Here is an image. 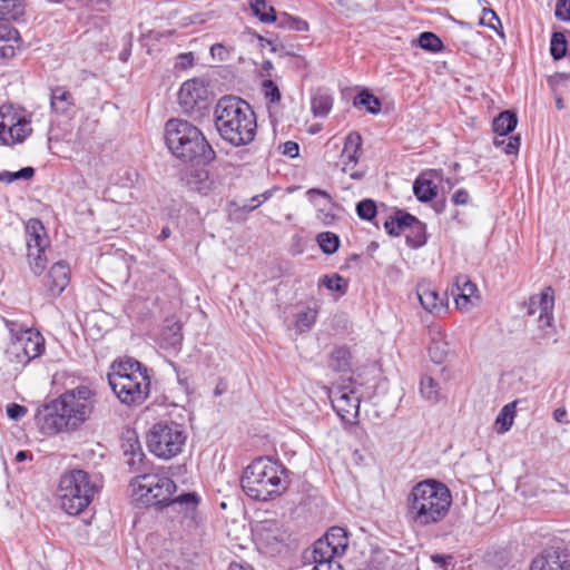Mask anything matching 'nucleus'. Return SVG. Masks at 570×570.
I'll use <instances>...</instances> for the list:
<instances>
[{
    "label": "nucleus",
    "mask_w": 570,
    "mask_h": 570,
    "mask_svg": "<svg viewBox=\"0 0 570 570\" xmlns=\"http://www.w3.org/2000/svg\"><path fill=\"white\" fill-rule=\"evenodd\" d=\"M515 404V402L508 403L499 412L495 419L498 433L503 434L511 429L514 421Z\"/></svg>",
    "instance_id": "c9c22d12"
},
{
    "label": "nucleus",
    "mask_w": 570,
    "mask_h": 570,
    "mask_svg": "<svg viewBox=\"0 0 570 570\" xmlns=\"http://www.w3.org/2000/svg\"><path fill=\"white\" fill-rule=\"evenodd\" d=\"M27 249L45 252L49 246V238L45 226L38 218H30L24 225Z\"/></svg>",
    "instance_id": "f3484780"
},
{
    "label": "nucleus",
    "mask_w": 570,
    "mask_h": 570,
    "mask_svg": "<svg viewBox=\"0 0 570 570\" xmlns=\"http://www.w3.org/2000/svg\"><path fill=\"white\" fill-rule=\"evenodd\" d=\"M322 539L328 542V546H331L338 556L345 552L348 544L346 532L341 527L331 528Z\"/></svg>",
    "instance_id": "7c9ffc66"
},
{
    "label": "nucleus",
    "mask_w": 570,
    "mask_h": 570,
    "mask_svg": "<svg viewBox=\"0 0 570 570\" xmlns=\"http://www.w3.org/2000/svg\"><path fill=\"white\" fill-rule=\"evenodd\" d=\"M416 294L422 307L433 314L441 315L448 309V295L440 294L429 283H420L416 287Z\"/></svg>",
    "instance_id": "2eb2a0df"
},
{
    "label": "nucleus",
    "mask_w": 570,
    "mask_h": 570,
    "mask_svg": "<svg viewBox=\"0 0 570 570\" xmlns=\"http://www.w3.org/2000/svg\"><path fill=\"white\" fill-rule=\"evenodd\" d=\"M333 107V97L322 90L312 96L311 108L315 117H325Z\"/></svg>",
    "instance_id": "2f4dec72"
},
{
    "label": "nucleus",
    "mask_w": 570,
    "mask_h": 570,
    "mask_svg": "<svg viewBox=\"0 0 570 570\" xmlns=\"http://www.w3.org/2000/svg\"><path fill=\"white\" fill-rule=\"evenodd\" d=\"M249 7L253 13L264 23H271L276 20L274 7L268 6L265 0H249Z\"/></svg>",
    "instance_id": "e433bc0d"
},
{
    "label": "nucleus",
    "mask_w": 570,
    "mask_h": 570,
    "mask_svg": "<svg viewBox=\"0 0 570 570\" xmlns=\"http://www.w3.org/2000/svg\"><path fill=\"white\" fill-rule=\"evenodd\" d=\"M0 131L12 130L16 120H21L23 117L17 112L11 111L10 107L0 108Z\"/></svg>",
    "instance_id": "8fccbe9b"
},
{
    "label": "nucleus",
    "mask_w": 570,
    "mask_h": 570,
    "mask_svg": "<svg viewBox=\"0 0 570 570\" xmlns=\"http://www.w3.org/2000/svg\"><path fill=\"white\" fill-rule=\"evenodd\" d=\"M45 351V338L37 330L29 328L20 333V336L11 340L6 355L9 362L26 366L32 360L39 357Z\"/></svg>",
    "instance_id": "9d476101"
},
{
    "label": "nucleus",
    "mask_w": 570,
    "mask_h": 570,
    "mask_svg": "<svg viewBox=\"0 0 570 570\" xmlns=\"http://www.w3.org/2000/svg\"><path fill=\"white\" fill-rule=\"evenodd\" d=\"M554 16L561 21L570 22V0H557Z\"/></svg>",
    "instance_id": "6e6d98bb"
},
{
    "label": "nucleus",
    "mask_w": 570,
    "mask_h": 570,
    "mask_svg": "<svg viewBox=\"0 0 570 570\" xmlns=\"http://www.w3.org/2000/svg\"><path fill=\"white\" fill-rule=\"evenodd\" d=\"M263 90H264L265 98L268 99L271 102H273V104L279 102L282 95H281V91H279L277 85L273 80H271V79L264 80L263 81Z\"/></svg>",
    "instance_id": "864d4df0"
},
{
    "label": "nucleus",
    "mask_w": 570,
    "mask_h": 570,
    "mask_svg": "<svg viewBox=\"0 0 570 570\" xmlns=\"http://www.w3.org/2000/svg\"><path fill=\"white\" fill-rule=\"evenodd\" d=\"M568 49V42L566 36L562 32L556 31L551 36L550 40V53L554 60H560L566 57Z\"/></svg>",
    "instance_id": "a19ab883"
},
{
    "label": "nucleus",
    "mask_w": 570,
    "mask_h": 570,
    "mask_svg": "<svg viewBox=\"0 0 570 570\" xmlns=\"http://www.w3.org/2000/svg\"><path fill=\"white\" fill-rule=\"evenodd\" d=\"M208 95L204 81L199 79L185 81L178 92V104L181 111L194 118L202 117L209 106Z\"/></svg>",
    "instance_id": "9b49d317"
},
{
    "label": "nucleus",
    "mask_w": 570,
    "mask_h": 570,
    "mask_svg": "<svg viewBox=\"0 0 570 570\" xmlns=\"http://www.w3.org/2000/svg\"><path fill=\"white\" fill-rule=\"evenodd\" d=\"M130 485L137 500L159 508L166 507L177 489L170 478L158 473L138 475Z\"/></svg>",
    "instance_id": "1a4fd4ad"
},
{
    "label": "nucleus",
    "mask_w": 570,
    "mask_h": 570,
    "mask_svg": "<svg viewBox=\"0 0 570 570\" xmlns=\"http://www.w3.org/2000/svg\"><path fill=\"white\" fill-rule=\"evenodd\" d=\"M6 327L11 334V340L17 338V336H20V333L28 331L29 328L23 327L21 324H19L16 321L4 320Z\"/></svg>",
    "instance_id": "680f3d73"
},
{
    "label": "nucleus",
    "mask_w": 570,
    "mask_h": 570,
    "mask_svg": "<svg viewBox=\"0 0 570 570\" xmlns=\"http://www.w3.org/2000/svg\"><path fill=\"white\" fill-rule=\"evenodd\" d=\"M356 213L361 219L372 220L377 213L376 204L372 199H363L356 205Z\"/></svg>",
    "instance_id": "603ef678"
},
{
    "label": "nucleus",
    "mask_w": 570,
    "mask_h": 570,
    "mask_svg": "<svg viewBox=\"0 0 570 570\" xmlns=\"http://www.w3.org/2000/svg\"><path fill=\"white\" fill-rule=\"evenodd\" d=\"M199 502L200 498L196 492H187L176 498L171 497L165 508H170L183 518L194 519Z\"/></svg>",
    "instance_id": "6ab92c4d"
},
{
    "label": "nucleus",
    "mask_w": 570,
    "mask_h": 570,
    "mask_svg": "<svg viewBox=\"0 0 570 570\" xmlns=\"http://www.w3.org/2000/svg\"><path fill=\"white\" fill-rule=\"evenodd\" d=\"M317 311L311 307H306L299 312L296 316V327L299 332H306L312 328L316 322Z\"/></svg>",
    "instance_id": "37998d69"
},
{
    "label": "nucleus",
    "mask_w": 570,
    "mask_h": 570,
    "mask_svg": "<svg viewBox=\"0 0 570 570\" xmlns=\"http://www.w3.org/2000/svg\"><path fill=\"white\" fill-rule=\"evenodd\" d=\"M107 377L114 394L122 404L140 405L149 396L148 370L134 358L115 361Z\"/></svg>",
    "instance_id": "39448f33"
},
{
    "label": "nucleus",
    "mask_w": 570,
    "mask_h": 570,
    "mask_svg": "<svg viewBox=\"0 0 570 570\" xmlns=\"http://www.w3.org/2000/svg\"><path fill=\"white\" fill-rule=\"evenodd\" d=\"M186 439L183 425L174 421L159 422L147 433V446L157 458L170 460L181 453Z\"/></svg>",
    "instance_id": "6e6552de"
},
{
    "label": "nucleus",
    "mask_w": 570,
    "mask_h": 570,
    "mask_svg": "<svg viewBox=\"0 0 570 570\" xmlns=\"http://www.w3.org/2000/svg\"><path fill=\"white\" fill-rule=\"evenodd\" d=\"M456 307L461 311H468L474 304V299L478 301V294L468 295V294H453Z\"/></svg>",
    "instance_id": "4d7b16f0"
},
{
    "label": "nucleus",
    "mask_w": 570,
    "mask_h": 570,
    "mask_svg": "<svg viewBox=\"0 0 570 570\" xmlns=\"http://www.w3.org/2000/svg\"><path fill=\"white\" fill-rule=\"evenodd\" d=\"M361 135L356 131H352L346 136L344 147L341 151V163L343 165L342 170L344 173H350V176L353 179H360L363 176L357 171H352L358 163L361 156Z\"/></svg>",
    "instance_id": "4468645a"
},
{
    "label": "nucleus",
    "mask_w": 570,
    "mask_h": 570,
    "mask_svg": "<svg viewBox=\"0 0 570 570\" xmlns=\"http://www.w3.org/2000/svg\"><path fill=\"white\" fill-rule=\"evenodd\" d=\"M20 47L21 38L18 30L8 23H0V58H13Z\"/></svg>",
    "instance_id": "a211bd4d"
},
{
    "label": "nucleus",
    "mask_w": 570,
    "mask_h": 570,
    "mask_svg": "<svg viewBox=\"0 0 570 570\" xmlns=\"http://www.w3.org/2000/svg\"><path fill=\"white\" fill-rule=\"evenodd\" d=\"M479 23L482 26H488L489 28L495 30L501 38H504V32L502 30V23L500 21V18L492 9H483V17L480 19Z\"/></svg>",
    "instance_id": "49530a36"
},
{
    "label": "nucleus",
    "mask_w": 570,
    "mask_h": 570,
    "mask_svg": "<svg viewBox=\"0 0 570 570\" xmlns=\"http://www.w3.org/2000/svg\"><path fill=\"white\" fill-rule=\"evenodd\" d=\"M417 224L421 227L420 229L414 224H410L407 227L409 233L405 235L407 244L413 248H419L426 243L425 225L419 219Z\"/></svg>",
    "instance_id": "79ce46f5"
},
{
    "label": "nucleus",
    "mask_w": 570,
    "mask_h": 570,
    "mask_svg": "<svg viewBox=\"0 0 570 570\" xmlns=\"http://www.w3.org/2000/svg\"><path fill=\"white\" fill-rule=\"evenodd\" d=\"M431 560L441 568L446 569L453 563L454 558L452 554H433L431 556Z\"/></svg>",
    "instance_id": "e2e57ef3"
},
{
    "label": "nucleus",
    "mask_w": 570,
    "mask_h": 570,
    "mask_svg": "<svg viewBox=\"0 0 570 570\" xmlns=\"http://www.w3.org/2000/svg\"><path fill=\"white\" fill-rule=\"evenodd\" d=\"M43 253L37 252V249H30L27 253L30 268L36 275H40L46 268L47 259L43 257Z\"/></svg>",
    "instance_id": "3c124183"
},
{
    "label": "nucleus",
    "mask_w": 570,
    "mask_h": 570,
    "mask_svg": "<svg viewBox=\"0 0 570 570\" xmlns=\"http://www.w3.org/2000/svg\"><path fill=\"white\" fill-rule=\"evenodd\" d=\"M553 307L554 295L550 286L546 287L540 294L530 296L527 303L528 315L539 313V328L543 331L546 335H549V330L553 327Z\"/></svg>",
    "instance_id": "f8f14e48"
},
{
    "label": "nucleus",
    "mask_w": 570,
    "mask_h": 570,
    "mask_svg": "<svg viewBox=\"0 0 570 570\" xmlns=\"http://www.w3.org/2000/svg\"><path fill=\"white\" fill-rule=\"evenodd\" d=\"M493 142L497 147H502L505 154L513 155L520 148V136L495 137Z\"/></svg>",
    "instance_id": "09e8293b"
},
{
    "label": "nucleus",
    "mask_w": 570,
    "mask_h": 570,
    "mask_svg": "<svg viewBox=\"0 0 570 570\" xmlns=\"http://www.w3.org/2000/svg\"><path fill=\"white\" fill-rule=\"evenodd\" d=\"M420 393L429 402L436 403L441 399V387L430 375H423L420 380Z\"/></svg>",
    "instance_id": "72a5a7b5"
},
{
    "label": "nucleus",
    "mask_w": 570,
    "mask_h": 570,
    "mask_svg": "<svg viewBox=\"0 0 570 570\" xmlns=\"http://www.w3.org/2000/svg\"><path fill=\"white\" fill-rule=\"evenodd\" d=\"M31 132L30 122L23 117L21 120H16L12 130L0 131V140L4 145H13L22 142Z\"/></svg>",
    "instance_id": "a878e982"
},
{
    "label": "nucleus",
    "mask_w": 570,
    "mask_h": 570,
    "mask_svg": "<svg viewBox=\"0 0 570 570\" xmlns=\"http://www.w3.org/2000/svg\"><path fill=\"white\" fill-rule=\"evenodd\" d=\"M282 154L288 156L291 158H295L298 156L299 146L297 142L288 140L282 145Z\"/></svg>",
    "instance_id": "052dcab7"
},
{
    "label": "nucleus",
    "mask_w": 570,
    "mask_h": 570,
    "mask_svg": "<svg viewBox=\"0 0 570 570\" xmlns=\"http://www.w3.org/2000/svg\"><path fill=\"white\" fill-rule=\"evenodd\" d=\"M332 406L343 422L355 423L360 412V396L354 391L338 389L330 393Z\"/></svg>",
    "instance_id": "ddd939ff"
},
{
    "label": "nucleus",
    "mask_w": 570,
    "mask_h": 570,
    "mask_svg": "<svg viewBox=\"0 0 570 570\" xmlns=\"http://www.w3.org/2000/svg\"><path fill=\"white\" fill-rule=\"evenodd\" d=\"M262 532L267 533L266 539L273 538L276 541L284 540V532L278 530L275 521L266 520L262 522Z\"/></svg>",
    "instance_id": "5fc2aeb1"
},
{
    "label": "nucleus",
    "mask_w": 570,
    "mask_h": 570,
    "mask_svg": "<svg viewBox=\"0 0 570 570\" xmlns=\"http://www.w3.org/2000/svg\"><path fill=\"white\" fill-rule=\"evenodd\" d=\"M101 485L82 469L63 472L59 479L57 498L60 507L70 515L85 511L99 493Z\"/></svg>",
    "instance_id": "0eeeda50"
},
{
    "label": "nucleus",
    "mask_w": 570,
    "mask_h": 570,
    "mask_svg": "<svg viewBox=\"0 0 570 570\" xmlns=\"http://www.w3.org/2000/svg\"><path fill=\"white\" fill-rule=\"evenodd\" d=\"M443 336L444 334L441 330L434 332V336L429 346L430 357L436 364H441L445 360L449 352L448 344L442 341Z\"/></svg>",
    "instance_id": "f704fd0d"
},
{
    "label": "nucleus",
    "mask_w": 570,
    "mask_h": 570,
    "mask_svg": "<svg viewBox=\"0 0 570 570\" xmlns=\"http://www.w3.org/2000/svg\"><path fill=\"white\" fill-rule=\"evenodd\" d=\"M70 269L65 262H57L49 271L48 289L53 296L60 295L70 281Z\"/></svg>",
    "instance_id": "412c9836"
},
{
    "label": "nucleus",
    "mask_w": 570,
    "mask_h": 570,
    "mask_svg": "<svg viewBox=\"0 0 570 570\" xmlns=\"http://www.w3.org/2000/svg\"><path fill=\"white\" fill-rule=\"evenodd\" d=\"M27 413V409L17 403H11L7 406V414L10 419L18 421Z\"/></svg>",
    "instance_id": "bf43d9fd"
},
{
    "label": "nucleus",
    "mask_w": 570,
    "mask_h": 570,
    "mask_svg": "<svg viewBox=\"0 0 570 570\" xmlns=\"http://www.w3.org/2000/svg\"><path fill=\"white\" fill-rule=\"evenodd\" d=\"M85 4L94 11L105 13L110 7V0H85Z\"/></svg>",
    "instance_id": "13d9d810"
},
{
    "label": "nucleus",
    "mask_w": 570,
    "mask_h": 570,
    "mask_svg": "<svg viewBox=\"0 0 570 570\" xmlns=\"http://www.w3.org/2000/svg\"><path fill=\"white\" fill-rule=\"evenodd\" d=\"M470 199L468 190L460 188L452 196V203L454 205H466Z\"/></svg>",
    "instance_id": "0e129e2a"
},
{
    "label": "nucleus",
    "mask_w": 570,
    "mask_h": 570,
    "mask_svg": "<svg viewBox=\"0 0 570 570\" xmlns=\"http://www.w3.org/2000/svg\"><path fill=\"white\" fill-rule=\"evenodd\" d=\"M23 13V0H0V20H18Z\"/></svg>",
    "instance_id": "473e14b6"
},
{
    "label": "nucleus",
    "mask_w": 570,
    "mask_h": 570,
    "mask_svg": "<svg viewBox=\"0 0 570 570\" xmlns=\"http://www.w3.org/2000/svg\"><path fill=\"white\" fill-rule=\"evenodd\" d=\"M50 105L57 114L67 115L73 107L75 100L65 87H56L51 90Z\"/></svg>",
    "instance_id": "b1692460"
},
{
    "label": "nucleus",
    "mask_w": 570,
    "mask_h": 570,
    "mask_svg": "<svg viewBox=\"0 0 570 570\" xmlns=\"http://www.w3.org/2000/svg\"><path fill=\"white\" fill-rule=\"evenodd\" d=\"M96 403V392L79 385L46 404L37 412L36 421L46 435L76 431L90 419Z\"/></svg>",
    "instance_id": "f257e3e1"
},
{
    "label": "nucleus",
    "mask_w": 570,
    "mask_h": 570,
    "mask_svg": "<svg viewBox=\"0 0 570 570\" xmlns=\"http://www.w3.org/2000/svg\"><path fill=\"white\" fill-rule=\"evenodd\" d=\"M186 166L180 171V180L191 190L206 193L212 185L206 164Z\"/></svg>",
    "instance_id": "dca6fc26"
},
{
    "label": "nucleus",
    "mask_w": 570,
    "mask_h": 570,
    "mask_svg": "<svg viewBox=\"0 0 570 570\" xmlns=\"http://www.w3.org/2000/svg\"><path fill=\"white\" fill-rule=\"evenodd\" d=\"M419 46L428 51L431 52H439L443 48V43L441 39L434 35L433 32H422L419 37Z\"/></svg>",
    "instance_id": "a18cd8bd"
},
{
    "label": "nucleus",
    "mask_w": 570,
    "mask_h": 570,
    "mask_svg": "<svg viewBox=\"0 0 570 570\" xmlns=\"http://www.w3.org/2000/svg\"><path fill=\"white\" fill-rule=\"evenodd\" d=\"M13 174H14L16 180L30 179L35 175V169L32 167H24Z\"/></svg>",
    "instance_id": "338daca9"
},
{
    "label": "nucleus",
    "mask_w": 570,
    "mask_h": 570,
    "mask_svg": "<svg viewBox=\"0 0 570 570\" xmlns=\"http://www.w3.org/2000/svg\"><path fill=\"white\" fill-rule=\"evenodd\" d=\"M355 107L364 108L366 111L376 115L381 111V101L368 90H362L353 101Z\"/></svg>",
    "instance_id": "4c0bfd02"
},
{
    "label": "nucleus",
    "mask_w": 570,
    "mask_h": 570,
    "mask_svg": "<svg viewBox=\"0 0 570 570\" xmlns=\"http://www.w3.org/2000/svg\"><path fill=\"white\" fill-rule=\"evenodd\" d=\"M183 345L181 324L173 322L161 332L160 346L169 352L177 353Z\"/></svg>",
    "instance_id": "5701e85b"
},
{
    "label": "nucleus",
    "mask_w": 570,
    "mask_h": 570,
    "mask_svg": "<svg viewBox=\"0 0 570 570\" xmlns=\"http://www.w3.org/2000/svg\"><path fill=\"white\" fill-rule=\"evenodd\" d=\"M317 244L324 254L331 255L340 247V237L332 232L320 233L316 237Z\"/></svg>",
    "instance_id": "ea45409f"
},
{
    "label": "nucleus",
    "mask_w": 570,
    "mask_h": 570,
    "mask_svg": "<svg viewBox=\"0 0 570 570\" xmlns=\"http://www.w3.org/2000/svg\"><path fill=\"white\" fill-rule=\"evenodd\" d=\"M570 560L556 550L546 551L538 556L531 563L530 570H568Z\"/></svg>",
    "instance_id": "aec40b11"
},
{
    "label": "nucleus",
    "mask_w": 570,
    "mask_h": 570,
    "mask_svg": "<svg viewBox=\"0 0 570 570\" xmlns=\"http://www.w3.org/2000/svg\"><path fill=\"white\" fill-rule=\"evenodd\" d=\"M321 284L324 285L327 289L338 292L341 294H345L347 288V283L338 274L323 276Z\"/></svg>",
    "instance_id": "de8ad7c7"
},
{
    "label": "nucleus",
    "mask_w": 570,
    "mask_h": 570,
    "mask_svg": "<svg viewBox=\"0 0 570 570\" xmlns=\"http://www.w3.org/2000/svg\"><path fill=\"white\" fill-rule=\"evenodd\" d=\"M338 556L336 551L323 539H318L309 552H305V559H312L315 566L323 563H333L334 557Z\"/></svg>",
    "instance_id": "393cba45"
},
{
    "label": "nucleus",
    "mask_w": 570,
    "mask_h": 570,
    "mask_svg": "<svg viewBox=\"0 0 570 570\" xmlns=\"http://www.w3.org/2000/svg\"><path fill=\"white\" fill-rule=\"evenodd\" d=\"M194 63V55L191 52H187V53H180L178 56V65L181 67V68H188V67H191Z\"/></svg>",
    "instance_id": "69168bd1"
},
{
    "label": "nucleus",
    "mask_w": 570,
    "mask_h": 570,
    "mask_svg": "<svg viewBox=\"0 0 570 570\" xmlns=\"http://www.w3.org/2000/svg\"><path fill=\"white\" fill-rule=\"evenodd\" d=\"M215 127L219 136L235 147L250 144L256 135L255 112L243 99L225 96L214 110Z\"/></svg>",
    "instance_id": "7ed1b4c3"
},
{
    "label": "nucleus",
    "mask_w": 570,
    "mask_h": 570,
    "mask_svg": "<svg viewBox=\"0 0 570 570\" xmlns=\"http://www.w3.org/2000/svg\"><path fill=\"white\" fill-rule=\"evenodd\" d=\"M276 22L278 28L282 29H288V30H295V31H307L308 30V23L307 21L293 17L286 12H281L276 16Z\"/></svg>",
    "instance_id": "58836bf2"
},
{
    "label": "nucleus",
    "mask_w": 570,
    "mask_h": 570,
    "mask_svg": "<svg viewBox=\"0 0 570 570\" xmlns=\"http://www.w3.org/2000/svg\"><path fill=\"white\" fill-rule=\"evenodd\" d=\"M413 193L422 203H428L436 196V186L424 175L419 176L413 184Z\"/></svg>",
    "instance_id": "c756f323"
},
{
    "label": "nucleus",
    "mask_w": 570,
    "mask_h": 570,
    "mask_svg": "<svg viewBox=\"0 0 570 570\" xmlns=\"http://www.w3.org/2000/svg\"><path fill=\"white\" fill-rule=\"evenodd\" d=\"M518 124V118L514 112L505 110L502 111L493 120V130L498 137H505L514 130Z\"/></svg>",
    "instance_id": "cd10ccee"
},
{
    "label": "nucleus",
    "mask_w": 570,
    "mask_h": 570,
    "mask_svg": "<svg viewBox=\"0 0 570 570\" xmlns=\"http://www.w3.org/2000/svg\"><path fill=\"white\" fill-rule=\"evenodd\" d=\"M452 495L449 488L429 479L416 483L406 499V518L414 527H428L442 521L449 513Z\"/></svg>",
    "instance_id": "f03ea898"
},
{
    "label": "nucleus",
    "mask_w": 570,
    "mask_h": 570,
    "mask_svg": "<svg viewBox=\"0 0 570 570\" xmlns=\"http://www.w3.org/2000/svg\"><path fill=\"white\" fill-rule=\"evenodd\" d=\"M453 286L454 289H452V294H478L476 285L470 279L468 275H458L454 278Z\"/></svg>",
    "instance_id": "c03bdc74"
},
{
    "label": "nucleus",
    "mask_w": 570,
    "mask_h": 570,
    "mask_svg": "<svg viewBox=\"0 0 570 570\" xmlns=\"http://www.w3.org/2000/svg\"><path fill=\"white\" fill-rule=\"evenodd\" d=\"M240 484L247 497L267 501L288 487L286 468L269 456L255 459L243 472Z\"/></svg>",
    "instance_id": "20e7f679"
},
{
    "label": "nucleus",
    "mask_w": 570,
    "mask_h": 570,
    "mask_svg": "<svg viewBox=\"0 0 570 570\" xmlns=\"http://www.w3.org/2000/svg\"><path fill=\"white\" fill-rule=\"evenodd\" d=\"M312 570H343L340 564L334 563H323L320 566H314Z\"/></svg>",
    "instance_id": "774afa93"
},
{
    "label": "nucleus",
    "mask_w": 570,
    "mask_h": 570,
    "mask_svg": "<svg viewBox=\"0 0 570 570\" xmlns=\"http://www.w3.org/2000/svg\"><path fill=\"white\" fill-rule=\"evenodd\" d=\"M165 139L173 155L184 161L208 164L215 158V151L202 131L186 120L169 119Z\"/></svg>",
    "instance_id": "423d86ee"
},
{
    "label": "nucleus",
    "mask_w": 570,
    "mask_h": 570,
    "mask_svg": "<svg viewBox=\"0 0 570 570\" xmlns=\"http://www.w3.org/2000/svg\"><path fill=\"white\" fill-rule=\"evenodd\" d=\"M328 366L336 372H346L351 367V352L345 346L335 347L328 358Z\"/></svg>",
    "instance_id": "c85d7f7f"
},
{
    "label": "nucleus",
    "mask_w": 570,
    "mask_h": 570,
    "mask_svg": "<svg viewBox=\"0 0 570 570\" xmlns=\"http://www.w3.org/2000/svg\"><path fill=\"white\" fill-rule=\"evenodd\" d=\"M306 194H307L309 200H313L314 196H321V197H323V198H325L327 200V204L330 206L333 205L332 196L327 191H325V190L317 189V188H311V189L307 190ZM317 218L324 225H332L334 223V220H335V215L332 213L331 207L324 206V207H318V209H317Z\"/></svg>",
    "instance_id": "bb28decb"
},
{
    "label": "nucleus",
    "mask_w": 570,
    "mask_h": 570,
    "mask_svg": "<svg viewBox=\"0 0 570 570\" xmlns=\"http://www.w3.org/2000/svg\"><path fill=\"white\" fill-rule=\"evenodd\" d=\"M410 224H414L419 229L421 228L415 216L397 210L395 216H391L385 220L384 228L389 235L399 236L402 233L407 232Z\"/></svg>",
    "instance_id": "4be33fe9"
}]
</instances>
